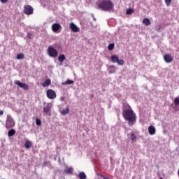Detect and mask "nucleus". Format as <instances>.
I'll return each mask as SVG.
<instances>
[{"label": "nucleus", "mask_w": 179, "mask_h": 179, "mask_svg": "<svg viewBox=\"0 0 179 179\" xmlns=\"http://www.w3.org/2000/svg\"><path fill=\"white\" fill-rule=\"evenodd\" d=\"M129 109H124L122 116L125 121L128 122L129 127H133L136 122V115L134 113L131 106L128 105Z\"/></svg>", "instance_id": "obj_1"}, {"label": "nucleus", "mask_w": 179, "mask_h": 179, "mask_svg": "<svg viewBox=\"0 0 179 179\" xmlns=\"http://www.w3.org/2000/svg\"><path fill=\"white\" fill-rule=\"evenodd\" d=\"M96 3L97 8L104 12H109L114 8V4L111 0H99Z\"/></svg>", "instance_id": "obj_2"}, {"label": "nucleus", "mask_w": 179, "mask_h": 179, "mask_svg": "<svg viewBox=\"0 0 179 179\" xmlns=\"http://www.w3.org/2000/svg\"><path fill=\"white\" fill-rule=\"evenodd\" d=\"M47 54L50 58H57L58 57V51L52 46H49L47 48Z\"/></svg>", "instance_id": "obj_3"}, {"label": "nucleus", "mask_w": 179, "mask_h": 179, "mask_svg": "<svg viewBox=\"0 0 179 179\" xmlns=\"http://www.w3.org/2000/svg\"><path fill=\"white\" fill-rule=\"evenodd\" d=\"M15 121L13 118L11 117V115H8L6 116V129H10L15 127Z\"/></svg>", "instance_id": "obj_4"}, {"label": "nucleus", "mask_w": 179, "mask_h": 179, "mask_svg": "<svg viewBox=\"0 0 179 179\" xmlns=\"http://www.w3.org/2000/svg\"><path fill=\"white\" fill-rule=\"evenodd\" d=\"M46 96L50 100H54L57 98V94L53 90H48L46 91Z\"/></svg>", "instance_id": "obj_5"}, {"label": "nucleus", "mask_w": 179, "mask_h": 179, "mask_svg": "<svg viewBox=\"0 0 179 179\" xmlns=\"http://www.w3.org/2000/svg\"><path fill=\"white\" fill-rule=\"evenodd\" d=\"M14 85H17L20 88L24 91H27L29 90V85H27L26 83H21L20 80H15Z\"/></svg>", "instance_id": "obj_6"}, {"label": "nucleus", "mask_w": 179, "mask_h": 179, "mask_svg": "<svg viewBox=\"0 0 179 179\" xmlns=\"http://www.w3.org/2000/svg\"><path fill=\"white\" fill-rule=\"evenodd\" d=\"M43 113L45 115H48V116L52 115V108L50 103H47L43 106Z\"/></svg>", "instance_id": "obj_7"}, {"label": "nucleus", "mask_w": 179, "mask_h": 179, "mask_svg": "<svg viewBox=\"0 0 179 179\" xmlns=\"http://www.w3.org/2000/svg\"><path fill=\"white\" fill-rule=\"evenodd\" d=\"M51 29L54 33H60L62 25L59 23H54L52 24Z\"/></svg>", "instance_id": "obj_8"}, {"label": "nucleus", "mask_w": 179, "mask_h": 179, "mask_svg": "<svg viewBox=\"0 0 179 179\" xmlns=\"http://www.w3.org/2000/svg\"><path fill=\"white\" fill-rule=\"evenodd\" d=\"M23 13L25 15H33L34 8L31 6L27 5L24 6Z\"/></svg>", "instance_id": "obj_9"}, {"label": "nucleus", "mask_w": 179, "mask_h": 179, "mask_svg": "<svg viewBox=\"0 0 179 179\" xmlns=\"http://www.w3.org/2000/svg\"><path fill=\"white\" fill-rule=\"evenodd\" d=\"M69 29L73 33H79V31H80V27H78L74 22L69 23Z\"/></svg>", "instance_id": "obj_10"}, {"label": "nucleus", "mask_w": 179, "mask_h": 179, "mask_svg": "<svg viewBox=\"0 0 179 179\" xmlns=\"http://www.w3.org/2000/svg\"><path fill=\"white\" fill-rule=\"evenodd\" d=\"M164 60L167 64H171L173 62V58L170 55H164Z\"/></svg>", "instance_id": "obj_11"}, {"label": "nucleus", "mask_w": 179, "mask_h": 179, "mask_svg": "<svg viewBox=\"0 0 179 179\" xmlns=\"http://www.w3.org/2000/svg\"><path fill=\"white\" fill-rule=\"evenodd\" d=\"M148 130L150 136H154L156 134V128L154 126H149Z\"/></svg>", "instance_id": "obj_12"}, {"label": "nucleus", "mask_w": 179, "mask_h": 179, "mask_svg": "<svg viewBox=\"0 0 179 179\" xmlns=\"http://www.w3.org/2000/svg\"><path fill=\"white\" fill-rule=\"evenodd\" d=\"M117 69L114 65H111L108 68V71L110 74H113L117 71Z\"/></svg>", "instance_id": "obj_13"}, {"label": "nucleus", "mask_w": 179, "mask_h": 179, "mask_svg": "<svg viewBox=\"0 0 179 179\" xmlns=\"http://www.w3.org/2000/svg\"><path fill=\"white\" fill-rule=\"evenodd\" d=\"M69 108L67 107L66 108L62 109L61 108H59V113H61L62 115H66L67 114L69 113Z\"/></svg>", "instance_id": "obj_14"}, {"label": "nucleus", "mask_w": 179, "mask_h": 179, "mask_svg": "<svg viewBox=\"0 0 179 179\" xmlns=\"http://www.w3.org/2000/svg\"><path fill=\"white\" fill-rule=\"evenodd\" d=\"M32 142L27 139L24 142V146L26 149L29 150L32 147Z\"/></svg>", "instance_id": "obj_15"}, {"label": "nucleus", "mask_w": 179, "mask_h": 179, "mask_svg": "<svg viewBox=\"0 0 179 179\" xmlns=\"http://www.w3.org/2000/svg\"><path fill=\"white\" fill-rule=\"evenodd\" d=\"M73 167H68L66 166V169L64 170V172L67 174V175H71L73 173Z\"/></svg>", "instance_id": "obj_16"}, {"label": "nucleus", "mask_w": 179, "mask_h": 179, "mask_svg": "<svg viewBox=\"0 0 179 179\" xmlns=\"http://www.w3.org/2000/svg\"><path fill=\"white\" fill-rule=\"evenodd\" d=\"M51 83H52V82H51L50 79H46L42 83V87H49L51 85Z\"/></svg>", "instance_id": "obj_17"}, {"label": "nucleus", "mask_w": 179, "mask_h": 179, "mask_svg": "<svg viewBox=\"0 0 179 179\" xmlns=\"http://www.w3.org/2000/svg\"><path fill=\"white\" fill-rule=\"evenodd\" d=\"M119 57L117 55H113L110 57V61L113 64L117 63Z\"/></svg>", "instance_id": "obj_18"}, {"label": "nucleus", "mask_w": 179, "mask_h": 179, "mask_svg": "<svg viewBox=\"0 0 179 179\" xmlns=\"http://www.w3.org/2000/svg\"><path fill=\"white\" fill-rule=\"evenodd\" d=\"M16 134V131L14 129H10L8 131V137H13V136H15Z\"/></svg>", "instance_id": "obj_19"}, {"label": "nucleus", "mask_w": 179, "mask_h": 179, "mask_svg": "<svg viewBox=\"0 0 179 179\" xmlns=\"http://www.w3.org/2000/svg\"><path fill=\"white\" fill-rule=\"evenodd\" d=\"M79 179H87V175L84 171H81L78 173Z\"/></svg>", "instance_id": "obj_20"}, {"label": "nucleus", "mask_w": 179, "mask_h": 179, "mask_svg": "<svg viewBox=\"0 0 179 179\" xmlns=\"http://www.w3.org/2000/svg\"><path fill=\"white\" fill-rule=\"evenodd\" d=\"M65 60H66V56L64 54H61L60 55H59L58 61L60 63H63Z\"/></svg>", "instance_id": "obj_21"}, {"label": "nucleus", "mask_w": 179, "mask_h": 179, "mask_svg": "<svg viewBox=\"0 0 179 179\" xmlns=\"http://www.w3.org/2000/svg\"><path fill=\"white\" fill-rule=\"evenodd\" d=\"M143 23L145 26H150L151 24V21L148 18H145L143 20Z\"/></svg>", "instance_id": "obj_22"}, {"label": "nucleus", "mask_w": 179, "mask_h": 179, "mask_svg": "<svg viewBox=\"0 0 179 179\" xmlns=\"http://www.w3.org/2000/svg\"><path fill=\"white\" fill-rule=\"evenodd\" d=\"M74 84V81L67 79L65 83H62V85H73Z\"/></svg>", "instance_id": "obj_23"}, {"label": "nucleus", "mask_w": 179, "mask_h": 179, "mask_svg": "<svg viewBox=\"0 0 179 179\" xmlns=\"http://www.w3.org/2000/svg\"><path fill=\"white\" fill-rule=\"evenodd\" d=\"M24 59V55L23 53L17 54L16 56V59L22 60Z\"/></svg>", "instance_id": "obj_24"}, {"label": "nucleus", "mask_w": 179, "mask_h": 179, "mask_svg": "<svg viewBox=\"0 0 179 179\" xmlns=\"http://www.w3.org/2000/svg\"><path fill=\"white\" fill-rule=\"evenodd\" d=\"M51 164L50 162H43V164H42V167L45 168V167H50Z\"/></svg>", "instance_id": "obj_25"}, {"label": "nucleus", "mask_w": 179, "mask_h": 179, "mask_svg": "<svg viewBox=\"0 0 179 179\" xmlns=\"http://www.w3.org/2000/svg\"><path fill=\"white\" fill-rule=\"evenodd\" d=\"M35 123L38 127H41L42 125V122L39 118H36Z\"/></svg>", "instance_id": "obj_26"}, {"label": "nucleus", "mask_w": 179, "mask_h": 179, "mask_svg": "<svg viewBox=\"0 0 179 179\" xmlns=\"http://www.w3.org/2000/svg\"><path fill=\"white\" fill-rule=\"evenodd\" d=\"M136 138H137L136 136L134 133L131 134L130 139H131V141H133V142L136 141Z\"/></svg>", "instance_id": "obj_27"}, {"label": "nucleus", "mask_w": 179, "mask_h": 179, "mask_svg": "<svg viewBox=\"0 0 179 179\" xmlns=\"http://www.w3.org/2000/svg\"><path fill=\"white\" fill-rule=\"evenodd\" d=\"M114 48H115V43H110V44L108 45V50H110V51L113 50Z\"/></svg>", "instance_id": "obj_28"}, {"label": "nucleus", "mask_w": 179, "mask_h": 179, "mask_svg": "<svg viewBox=\"0 0 179 179\" xmlns=\"http://www.w3.org/2000/svg\"><path fill=\"white\" fill-rule=\"evenodd\" d=\"M173 103L176 106H179V96L174 99Z\"/></svg>", "instance_id": "obj_29"}, {"label": "nucleus", "mask_w": 179, "mask_h": 179, "mask_svg": "<svg viewBox=\"0 0 179 179\" xmlns=\"http://www.w3.org/2000/svg\"><path fill=\"white\" fill-rule=\"evenodd\" d=\"M117 64L119 65V66H123L124 64V61L123 59H118L117 62Z\"/></svg>", "instance_id": "obj_30"}, {"label": "nucleus", "mask_w": 179, "mask_h": 179, "mask_svg": "<svg viewBox=\"0 0 179 179\" xmlns=\"http://www.w3.org/2000/svg\"><path fill=\"white\" fill-rule=\"evenodd\" d=\"M127 15H131V13H134V10L132 8H129L126 11Z\"/></svg>", "instance_id": "obj_31"}, {"label": "nucleus", "mask_w": 179, "mask_h": 179, "mask_svg": "<svg viewBox=\"0 0 179 179\" xmlns=\"http://www.w3.org/2000/svg\"><path fill=\"white\" fill-rule=\"evenodd\" d=\"M27 38H29V40L33 38V34L31 32H27Z\"/></svg>", "instance_id": "obj_32"}, {"label": "nucleus", "mask_w": 179, "mask_h": 179, "mask_svg": "<svg viewBox=\"0 0 179 179\" xmlns=\"http://www.w3.org/2000/svg\"><path fill=\"white\" fill-rule=\"evenodd\" d=\"M164 1H165L166 6H170V5L172 2V0H164Z\"/></svg>", "instance_id": "obj_33"}, {"label": "nucleus", "mask_w": 179, "mask_h": 179, "mask_svg": "<svg viewBox=\"0 0 179 179\" xmlns=\"http://www.w3.org/2000/svg\"><path fill=\"white\" fill-rule=\"evenodd\" d=\"M1 3H6V2L8 1V0H0Z\"/></svg>", "instance_id": "obj_34"}, {"label": "nucleus", "mask_w": 179, "mask_h": 179, "mask_svg": "<svg viewBox=\"0 0 179 179\" xmlns=\"http://www.w3.org/2000/svg\"><path fill=\"white\" fill-rule=\"evenodd\" d=\"M103 179H110V178L106 176H103Z\"/></svg>", "instance_id": "obj_35"}, {"label": "nucleus", "mask_w": 179, "mask_h": 179, "mask_svg": "<svg viewBox=\"0 0 179 179\" xmlns=\"http://www.w3.org/2000/svg\"><path fill=\"white\" fill-rule=\"evenodd\" d=\"M157 30H160L162 29V26L161 25H159L157 27Z\"/></svg>", "instance_id": "obj_36"}, {"label": "nucleus", "mask_w": 179, "mask_h": 179, "mask_svg": "<svg viewBox=\"0 0 179 179\" xmlns=\"http://www.w3.org/2000/svg\"><path fill=\"white\" fill-rule=\"evenodd\" d=\"M3 115V111L0 110V115Z\"/></svg>", "instance_id": "obj_37"}, {"label": "nucleus", "mask_w": 179, "mask_h": 179, "mask_svg": "<svg viewBox=\"0 0 179 179\" xmlns=\"http://www.w3.org/2000/svg\"><path fill=\"white\" fill-rule=\"evenodd\" d=\"M60 100H61V101H64V97H61V98H60Z\"/></svg>", "instance_id": "obj_38"}, {"label": "nucleus", "mask_w": 179, "mask_h": 179, "mask_svg": "<svg viewBox=\"0 0 179 179\" xmlns=\"http://www.w3.org/2000/svg\"><path fill=\"white\" fill-rule=\"evenodd\" d=\"M178 178H179V168H178Z\"/></svg>", "instance_id": "obj_39"}, {"label": "nucleus", "mask_w": 179, "mask_h": 179, "mask_svg": "<svg viewBox=\"0 0 179 179\" xmlns=\"http://www.w3.org/2000/svg\"><path fill=\"white\" fill-rule=\"evenodd\" d=\"M93 20H96V18H95L94 17H93Z\"/></svg>", "instance_id": "obj_40"}, {"label": "nucleus", "mask_w": 179, "mask_h": 179, "mask_svg": "<svg viewBox=\"0 0 179 179\" xmlns=\"http://www.w3.org/2000/svg\"><path fill=\"white\" fill-rule=\"evenodd\" d=\"M159 179H164L163 178H159Z\"/></svg>", "instance_id": "obj_41"}, {"label": "nucleus", "mask_w": 179, "mask_h": 179, "mask_svg": "<svg viewBox=\"0 0 179 179\" xmlns=\"http://www.w3.org/2000/svg\"><path fill=\"white\" fill-rule=\"evenodd\" d=\"M92 16H94V14H92Z\"/></svg>", "instance_id": "obj_42"}, {"label": "nucleus", "mask_w": 179, "mask_h": 179, "mask_svg": "<svg viewBox=\"0 0 179 179\" xmlns=\"http://www.w3.org/2000/svg\"><path fill=\"white\" fill-rule=\"evenodd\" d=\"M2 179H4V178H2Z\"/></svg>", "instance_id": "obj_43"}]
</instances>
